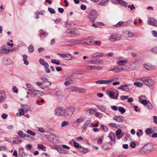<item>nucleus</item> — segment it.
I'll list each match as a JSON object with an SVG mask.
<instances>
[{
  "label": "nucleus",
  "mask_w": 157,
  "mask_h": 157,
  "mask_svg": "<svg viewBox=\"0 0 157 157\" xmlns=\"http://www.w3.org/2000/svg\"><path fill=\"white\" fill-rule=\"evenodd\" d=\"M75 108L72 106L67 107L66 109L64 108V116L70 118L71 117L75 112Z\"/></svg>",
  "instance_id": "obj_1"
},
{
  "label": "nucleus",
  "mask_w": 157,
  "mask_h": 157,
  "mask_svg": "<svg viewBox=\"0 0 157 157\" xmlns=\"http://www.w3.org/2000/svg\"><path fill=\"white\" fill-rule=\"evenodd\" d=\"M98 17L97 13V11L94 9L92 10L89 12L88 17L89 19L93 22Z\"/></svg>",
  "instance_id": "obj_2"
},
{
  "label": "nucleus",
  "mask_w": 157,
  "mask_h": 157,
  "mask_svg": "<svg viewBox=\"0 0 157 157\" xmlns=\"http://www.w3.org/2000/svg\"><path fill=\"white\" fill-rule=\"evenodd\" d=\"M140 80L143 82V83L145 85H147L148 87L152 86L154 83L153 81L151 79H147L145 77L140 78Z\"/></svg>",
  "instance_id": "obj_3"
},
{
  "label": "nucleus",
  "mask_w": 157,
  "mask_h": 157,
  "mask_svg": "<svg viewBox=\"0 0 157 157\" xmlns=\"http://www.w3.org/2000/svg\"><path fill=\"white\" fill-rule=\"evenodd\" d=\"M144 151L147 152H150L152 151L154 149V146L152 143H150L145 145L143 147Z\"/></svg>",
  "instance_id": "obj_4"
},
{
  "label": "nucleus",
  "mask_w": 157,
  "mask_h": 157,
  "mask_svg": "<svg viewBox=\"0 0 157 157\" xmlns=\"http://www.w3.org/2000/svg\"><path fill=\"white\" fill-rule=\"evenodd\" d=\"M64 108L63 107H58L55 109V114L56 115L58 116H64Z\"/></svg>",
  "instance_id": "obj_5"
},
{
  "label": "nucleus",
  "mask_w": 157,
  "mask_h": 157,
  "mask_svg": "<svg viewBox=\"0 0 157 157\" xmlns=\"http://www.w3.org/2000/svg\"><path fill=\"white\" fill-rule=\"evenodd\" d=\"M132 88L133 85L132 84H127L123 86H121L117 89L125 91H128L131 90Z\"/></svg>",
  "instance_id": "obj_6"
},
{
  "label": "nucleus",
  "mask_w": 157,
  "mask_h": 157,
  "mask_svg": "<svg viewBox=\"0 0 157 157\" xmlns=\"http://www.w3.org/2000/svg\"><path fill=\"white\" fill-rule=\"evenodd\" d=\"M78 44H90L92 40L91 39H82L80 40H78Z\"/></svg>",
  "instance_id": "obj_7"
},
{
  "label": "nucleus",
  "mask_w": 157,
  "mask_h": 157,
  "mask_svg": "<svg viewBox=\"0 0 157 157\" xmlns=\"http://www.w3.org/2000/svg\"><path fill=\"white\" fill-rule=\"evenodd\" d=\"M31 96L32 97L37 98L40 96V91L38 90H35L33 89L29 90Z\"/></svg>",
  "instance_id": "obj_8"
},
{
  "label": "nucleus",
  "mask_w": 157,
  "mask_h": 157,
  "mask_svg": "<svg viewBox=\"0 0 157 157\" xmlns=\"http://www.w3.org/2000/svg\"><path fill=\"white\" fill-rule=\"evenodd\" d=\"M121 36L118 34L112 35L109 38V40L111 42H114L121 39Z\"/></svg>",
  "instance_id": "obj_9"
},
{
  "label": "nucleus",
  "mask_w": 157,
  "mask_h": 157,
  "mask_svg": "<svg viewBox=\"0 0 157 157\" xmlns=\"http://www.w3.org/2000/svg\"><path fill=\"white\" fill-rule=\"evenodd\" d=\"M10 50L7 49L5 46H2L0 47V54H6L9 53Z\"/></svg>",
  "instance_id": "obj_10"
},
{
  "label": "nucleus",
  "mask_w": 157,
  "mask_h": 157,
  "mask_svg": "<svg viewBox=\"0 0 157 157\" xmlns=\"http://www.w3.org/2000/svg\"><path fill=\"white\" fill-rule=\"evenodd\" d=\"M58 55L60 56V57L61 58H66L65 59L67 60H71L72 58V56L70 54H60L58 53Z\"/></svg>",
  "instance_id": "obj_11"
},
{
  "label": "nucleus",
  "mask_w": 157,
  "mask_h": 157,
  "mask_svg": "<svg viewBox=\"0 0 157 157\" xmlns=\"http://www.w3.org/2000/svg\"><path fill=\"white\" fill-rule=\"evenodd\" d=\"M148 24L152 26L157 27V21L154 18H149L148 20Z\"/></svg>",
  "instance_id": "obj_12"
},
{
  "label": "nucleus",
  "mask_w": 157,
  "mask_h": 157,
  "mask_svg": "<svg viewBox=\"0 0 157 157\" xmlns=\"http://www.w3.org/2000/svg\"><path fill=\"white\" fill-rule=\"evenodd\" d=\"M144 67L148 71H152L155 69V66L149 63L144 64Z\"/></svg>",
  "instance_id": "obj_13"
},
{
  "label": "nucleus",
  "mask_w": 157,
  "mask_h": 157,
  "mask_svg": "<svg viewBox=\"0 0 157 157\" xmlns=\"http://www.w3.org/2000/svg\"><path fill=\"white\" fill-rule=\"evenodd\" d=\"M103 62L101 60H100L98 59L92 60H88L87 61V63L89 64H98V63H102Z\"/></svg>",
  "instance_id": "obj_14"
},
{
  "label": "nucleus",
  "mask_w": 157,
  "mask_h": 157,
  "mask_svg": "<svg viewBox=\"0 0 157 157\" xmlns=\"http://www.w3.org/2000/svg\"><path fill=\"white\" fill-rule=\"evenodd\" d=\"M145 98V97L144 96H141L139 98V102L142 103L143 105L146 106L148 102L149 101H147L146 100L143 99L142 101H141V99L143 98Z\"/></svg>",
  "instance_id": "obj_15"
},
{
  "label": "nucleus",
  "mask_w": 157,
  "mask_h": 157,
  "mask_svg": "<svg viewBox=\"0 0 157 157\" xmlns=\"http://www.w3.org/2000/svg\"><path fill=\"white\" fill-rule=\"evenodd\" d=\"M124 117L122 116H115L113 118V119L119 122L123 121L124 120Z\"/></svg>",
  "instance_id": "obj_16"
},
{
  "label": "nucleus",
  "mask_w": 157,
  "mask_h": 157,
  "mask_svg": "<svg viewBox=\"0 0 157 157\" xmlns=\"http://www.w3.org/2000/svg\"><path fill=\"white\" fill-rule=\"evenodd\" d=\"M78 150L83 153H87L90 151V149L88 148H85L82 146H80L78 148Z\"/></svg>",
  "instance_id": "obj_17"
},
{
  "label": "nucleus",
  "mask_w": 157,
  "mask_h": 157,
  "mask_svg": "<svg viewBox=\"0 0 157 157\" xmlns=\"http://www.w3.org/2000/svg\"><path fill=\"white\" fill-rule=\"evenodd\" d=\"M124 36L127 38H131L134 36V34L130 31H126L124 32Z\"/></svg>",
  "instance_id": "obj_18"
},
{
  "label": "nucleus",
  "mask_w": 157,
  "mask_h": 157,
  "mask_svg": "<svg viewBox=\"0 0 157 157\" xmlns=\"http://www.w3.org/2000/svg\"><path fill=\"white\" fill-rule=\"evenodd\" d=\"M3 63L6 65H10L12 64L11 59L8 57L4 58L3 59Z\"/></svg>",
  "instance_id": "obj_19"
},
{
  "label": "nucleus",
  "mask_w": 157,
  "mask_h": 157,
  "mask_svg": "<svg viewBox=\"0 0 157 157\" xmlns=\"http://www.w3.org/2000/svg\"><path fill=\"white\" fill-rule=\"evenodd\" d=\"M90 120H88L84 122V125L83 126L82 131L85 132L87 129V128L89 124L90 123Z\"/></svg>",
  "instance_id": "obj_20"
},
{
  "label": "nucleus",
  "mask_w": 157,
  "mask_h": 157,
  "mask_svg": "<svg viewBox=\"0 0 157 157\" xmlns=\"http://www.w3.org/2000/svg\"><path fill=\"white\" fill-rule=\"evenodd\" d=\"M84 117H81L78 118L76 120L74 121L73 122L76 125H78L79 124L84 120Z\"/></svg>",
  "instance_id": "obj_21"
},
{
  "label": "nucleus",
  "mask_w": 157,
  "mask_h": 157,
  "mask_svg": "<svg viewBox=\"0 0 157 157\" xmlns=\"http://www.w3.org/2000/svg\"><path fill=\"white\" fill-rule=\"evenodd\" d=\"M6 98V94L4 91H2L0 92V102H2Z\"/></svg>",
  "instance_id": "obj_22"
},
{
  "label": "nucleus",
  "mask_w": 157,
  "mask_h": 157,
  "mask_svg": "<svg viewBox=\"0 0 157 157\" xmlns=\"http://www.w3.org/2000/svg\"><path fill=\"white\" fill-rule=\"evenodd\" d=\"M109 1V0H102L100 2L98 5L101 6H106L108 5Z\"/></svg>",
  "instance_id": "obj_23"
},
{
  "label": "nucleus",
  "mask_w": 157,
  "mask_h": 157,
  "mask_svg": "<svg viewBox=\"0 0 157 157\" xmlns=\"http://www.w3.org/2000/svg\"><path fill=\"white\" fill-rule=\"evenodd\" d=\"M115 79V78H112L109 80H103V84H105L109 85L111 83L114 81Z\"/></svg>",
  "instance_id": "obj_24"
},
{
  "label": "nucleus",
  "mask_w": 157,
  "mask_h": 157,
  "mask_svg": "<svg viewBox=\"0 0 157 157\" xmlns=\"http://www.w3.org/2000/svg\"><path fill=\"white\" fill-rule=\"evenodd\" d=\"M103 56V54L99 52L94 53L92 55V56L94 58L100 57H101Z\"/></svg>",
  "instance_id": "obj_25"
},
{
  "label": "nucleus",
  "mask_w": 157,
  "mask_h": 157,
  "mask_svg": "<svg viewBox=\"0 0 157 157\" xmlns=\"http://www.w3.org/2000/svg\"><path fill=\"white\" fill-rule=\"evenodd\" d=\"M39 62L40 64L43 65L44 67L46 66L47 67H48V63L45 61L43 59H40L39 60Z\"/></svg>",
  "instance_id": "obj_26"
},
{
  "label": "nucleus",
  "mask_w": 157,
  "mask_h": 157,
  "mask_svg": "<svg viewBox=\"0 0 157 157\" xmlns=\"http://www.w3.org/2000/svg\"><path fill=\"white\" fill-rule=\"evenodd\" d=\"M106 93L110 97L114 99V95L115 94V93L114 91H108L106 92Z\"/></svg>",
  "instance_id": "obj_27"
},
{
  "label": "nucleus",
  "mask_w": 157,
  "mask_h": 157,
  "mask_svg": "<svg viewBox=\"0 0 157 157\" xmlns=\"http://www.w3.org/2000/svg\"><path fill=\"white\" fill-rule=\"evenodd\" d=\"M23 59L24 63L26 65L29 64V62L27 60V56L26 54H24L23 55Z\"/></svg>",
  "instance_id": "obj_28"
},
{
  "label": "nucleus",
  "mask_w": 157,
  "mask_h": 157,
  "mask_svg": "<svg viewBox=\"0 0 157 157\" xmlns=\"http://www.w3.org/2000/svg\"><path fill=\"white\" fill-rule=\"evenodd\" d=\"M116 71H114V72L118 73L124 70V69L120 67H115Z\"/></svg>",
  "instance_id": "obj_29"
},
{
  "label": "nucleus",
  "mask_w": 157,
  "mask_h": 157,
  "mask_svg": "<svg viewBox=\"0 0 157 157\" xmlns=\"http://www.w3.org/2000/svg\"><path fill=\"white\" fill-rule=\"evenodd\" d=\"M130 66H131L130 67V70L132 71L136 69V65L135 63L132 62L130 64Z\"/></svg>",
  "instance_id": "obj_30"
},
{
  "label": "nucleus",
  "mask_w": 157,
  "mask_h": 157,
  "mask_svg": "<svg viewBox=\"0 0 157 157\" xmlns=\"http://www.w3.org/2000/svg\"><path fill=\"white\" fill-rule=\"evenodd\" d=\"M127 63V60L126 59H124L118 62L117 63L120 66H123L124 64Z\"/></svg>",
  "instance_id": "obj_31"
},
{
  "label": "nucleus",
  "mask_w": 157,
  "mask_h": 157,
  "mask_svg": "<svg viewBox=\"0 0 157 157\" xmlns=\"http://www.w3.org/2000/svg\"><path fill=\"white\" fill-rule=\"evenodd\" d=\"M79 88L75 87L72 86L70 88L71 91L72 92H78Z\"/></svg>",
  "instance_id": "obj_32"
},
{
  "label": "nucleus",
  "mask_w": 157,
  "mask_h": 157,
  "mask_svg": "<svg viewBox=\"0 0 157 157\" xmlns=\"http://www.w3.org/2000/svg\"><path fill=\"white\" fill-rule=\"evenodd\" d=\"M95 112V110L93 109H91L87 110L86 111V113L87 114H93Z\"/></svg>",
  "instance_id": "obj_33"
},
{
  "label": "nucleus",
  "mask_w": 157,
  "mask_h": 157,
  "mask_svg": "<svg viewBox=\"0 0 157 157\" xmlns=\"http://www.w3.org/2000/svg\"><path fill=\"white\" fill-rule=\"evenodd\" d=\"M18 134L21 138H23L26 136V135L23 133V132L22 131H19L18 132Z\"/></svg>",
  "instance_id": "obj_34"
},
{
  "label": "nucleus",
  "mask_w": 157,
  "mask_h": 157,
  "mask_svg": "<svg viewBox=\"0 0 157 157\" xmlns=\"http://www.w3.org/2000/svg\"><path fill=\"white\" fill-rule=\"evenodd\" d=\"M92 42L90 43V44H91L92 45L95 44V45H98L99 46H100V45L101 43L99 41H95L94 40L92 39Z\"/></svg>",
  "instance_id": "obj_35"
},
{
  "label": "nucleus",
  "mask_w": 157,
  "mask_h": 157,
  "mask_svg": "<svg viewBox=\"0 0 157 157\" xmlns=\"http://www.w3.org/2000/svg\"><path fill=\"white\" fill-rule=\"evenodd\" d=\"M118 110L122 114H123L126 111L124 108L122 107H118Z\"/></svg>",
  "instance_id": "obj_36"
},
{
  "label": "nucleus",
  "mask_w": 157,
  "mask_h": 157,
  "mask_svg": "<svg viewBox=\"0 0 157 157\" xmlns=\"http://www.w3.org/2000/svg\"><path fill=\"white\" fill-rule=\"evenodd\" d=\"M97 107L101 111L103 112H105V111L106 109L104 106L102 105H97Z\"/></svg>",
  "instance_id": "obj_37"
},
{
  "label": "nucleus",
  "mask_w": 157,
  "mask_h": 157,
  "mask_svg": "<svg viewBox=\"0 0 157 157\" xmlns=\"http://www.w3.org/2000/svg\"><path fill=\"white\" fill-rule=\"evenodd\" d=\"M51 62L54 64L59 65L60 64V61L59 60L52 59L51 60Z\"/></svg>",
  "instance_id": "obj_38"
},
{
  "label": "nucleus",
  "mask_w": 157,
  "mask_h": 157,
  "mask_svg": "<svg viewBox=\"0 0 157 157\" xmlns=\"http://www.w3.org/2000/svg\"><path fill=\"white\" fill-rule=\"evenodd\" d=\"M40 78L44 82H48L49 83V86H50L51 85V82L47 79L44 78Z\"/></svg>",
  "instance_id": "obj_39"
},
{
  "label": "nucleus",
  "mask_w": 157,
  "mask_h": 157,
  "mask_svg": "<svg viewBox=\"0 0 157 157\" xmlns=\"http://www.w3.org/2000/svg\"><path fill=\"white\" fill-rule=\"evenodd\" d=\"M78 40L71 39L68 40L67 41L68 43H73L75 44H78Z\"/></svg>",
  "instance_id": "obj_40"
},
{
  "label": "nucleus",
  "mask_w": 157,
  "mask_h": 157,
  "mask_svg": "<svg viewBox=\"0 0 157 157\" xmlns=\"http://www.w3.org/2000/svg\"><path fill=\"white\" fill-rule=\"evenodd\" d=\"M85 67L86 69L88 70H95V66L86 65Z\"/></svg>",
  "instance_id": "obj_41"
},
{
  "label": "nucleus",
  "mask_w": 157,
  "mask_h": 157,
  "mask_svg": "<svg viewBox=\"0 0 157 157\" xmlns=\"http://www.w3.org/2000/svg\"><path fill=\"white\" fill-rule=\"evenodd\" d=\"M148 109H152L153 108V106L149 102L147 103L146 105L145 106Z\"/></svg>",
  "instance_id": "obj_42"
},
{
  "label": "nucleus",
  "mask_w": 157,
  "mask_h": 157,
  "mask_svg": "<svg viewBox=\"0 0 157 157\" xmlns=\"http://www.w3.org/2000/svg\"><path fill=\"white\" fill-rule=\"evenodd\" d=\"M29 51L30 53L33 52L34 51V48L33 45H30L28 47Z\"/></svg>",
  "instance_id": "obj_43"
},
{
  "label": "nucleus",
  "mask_w": 157,
  "mask_h": 157,
  "mask_svg": "<svg viewBox=\"0 0 157 157\" xmlns=\"http://www.w3.org/2000/svg\"><path fill=\"white\" fill-rule=\"evenodd\" d=\"M66 79L68 81H72L73 80V75H69L66 77Z\"/></svg>",
  "instance_id": "obj_44"
},
{
  "label": "nucleus",
  "mask_w": 157,
  "mask_h": 157,
  "mask_svg": "<svg viewBox=\"0 0 157 157\" xmlns=\"http://www.w3.org/2000/svg\"><path fill=\"white\" fill-rule=\"evenodd\" d=\"M48 35V33L47 32H44L40 34V37L44 38H45Z\"/></svg>",
  "instance_id": "obj_45"
},
{
  "label": "nucleus",
  "mask_w": 157,
  "mask_h": 157,
  "mask_svg": "<svg viewBox=\"0 0 157 157\" xmlns=\"http://www.w3.org/2000/svg\"><path fill=\"white\" fill-rule=\"evenodd\" d=\"M69 122L67 121H64L61 124V126L62 127H64L66 125H68Z\"/></svg>",
  "instance_id": "obj_46"
},
{
  "label": "nucleus",
  "mask_w": 157,
  "mask_h": 157,
  "mask_svg": "<svg viewBox=\"0 0 157 157\" xmlns=\"http://www.w3.org/2000/svg\"><path fill=\"white\" fill-rule=\"evenodd\" d=\"M19 113H17L16 115L17 116L18 115L19 116H21V115H23L24 114V111L23 109H20L19 110Z\"/></svg>",
  "instance_id": "obj_47"
},
{
  "label": "nucleus",
  "mask_w": 157,
  "mask_h": 157,
  "mask_svg": "<svg viewBox=\"0 0 157 157\" xmlns=\"http://www.w3.org/2000/svg\"><path fill=\"white\" fill-rule=\"evenodd\" d=\"M43 89L48 93H50L51 90L50 88L47 86L44 87V88H43Z\"/></svg>",
  "instance_id": "obj_48"
},
{
  "label": "nucleus",
  "mask_w": 157,
  "mask_h": 157,
  "mask_svg": "<svg viewBox=\"0 0 157 157\" xmlns=\"http://www.w3.org/2000/svg\"><path fill=\"white\" fill-rule=\"evenodd\" d=\"M76 33V30L74 29H71L70 34L71 35H75Z\"/></svg>",
  "instance_id": "obj_49"
},
{
  "label": "nucleus",
  "mask_w": 157,
  "mask_h": 157,
  "mask_svg": "<svg viewBox=\"0 0 157 157\" xmlns=\"http://www.w3.org/2000/svg\"><path fill=\"white\" fill-rule=\"evenodd\" d=\"M134 85L136 86H137L138 87H141L142 86L143 84L142 83H141L140 82H134Z\"/></svg>",
  "instance_id": "obj_50"
},
{
  "label": "nucleus",
  "mask_w": 157,
  "mask_h": 157,
  "mask_svg": "<svg viewBox=\"0 0 157 157\" xmlns=\"http://www.w3.org/2000/svg\"><path fill=\"white\" fill-rule=\"evenodd\" d=\"M57 150L59 153H63V150L62 148L61 147H56Z\"/></svg>",
  "instance_id": "obj_51"
},
{
  "label": "nucleus",
  "mask_w": 157,
  "mask_h": 157,
  "mask_svg": "<svg viewBox=\"0 0 157 157\" xmlns=\"http://www.w3.org/2000/svg\"><path fill=\"white\" fill-rule=\"evenodd\" d=\"M72 141H73V143L74 144V146L76 148H78L79 147V144L77 142H75L74 140H72Z\"/></svg>",
  "instance_id": "obj_52"
},
{
  "label": "nucleus",
  "mask_w": 157,
  "mask_h": 157,
  "mask_svg": "<svg viewBox=\"0 0 157 157\" xmlns=\"http://www.w3.org/2000/svg\"><path fill=\"white\" fill-rule=\"evenodd\" d=\"M108 137L110 139L111 141L110 142V144L112 145L115 143V142L116 141V140H115V139L114 140H113L112 138V136L110 135H109Z\"/></svg>",
  "instance_id": "obj_53"
},
{
  "label": "nucleus",
  "mask_w": 157,
  "mask_h": 157,
  "mask_svg": "<svg viewBox=\"0 0 157 157\" xmlns=\"http://www.w3.org/2000/svg\"><path fill=\"white\" fill-rule=\"evenodd\" d=\"M123 24L124 22L122 21H120L114 25L116 27H117L123 25Z\"/></svg>",
  "instance_id": "obj_54"
},
{
  "label": "nucleus",
  "mask_w": 157,
  "mask_h": 157,
  "mask_svg": "<svg viewBox=\"0 0 157 157\" xmlns=\"http://www.w3.org/2000/svg\"><path fill=\"white\" fill-rule=\"evenodd\" d=\"M48 10L49 12L52 14H54L56 13V12L54 9L52 8H48Z\"/></svg>",
  "instance_id": "obj_55"
},
{
  "label": "nucleus",
  "mask_w": 157,
  "mask_h": 157,
  "mask_svg": "<svg viewBox=\"0 0 157 157\" xmlns=\"http://www.w3.org/2000/svg\"><path fill=\"white\" fill-rule=\"evenodd\" d=\"M151 51L157 55V47H154L151 49Z\"/></svg>",
  "instance_id": "obj_56"
},
{
  "label": "nucleus",
  "mask_w": 157,
  "mask_h": 157,
  "mask_svg": "<svg viewBox=\"0 0 157 157\" xmlns=\"http://www.w3.org/2000/svg\"><path fill=\"white\" fill-rule=\"evenodd\" d=\"M27 133L33 136H34L35 135V132L32 131H31L30 130H28L27 131Z\"/></svg>",
  "instance_id": "obj_57"
},
{
  "label": "nucleus",
  "mask_w": 157,
  "mask_h": 157,
  "mask_svg": "<svg viewBox=\"0 0 157 157\" xmlns=\"http://www.w3.org/2000/svg\"><path fill=\"white\" fill-rule=\"evenodd\" d=\"M78 92L82 93H86V90L84 88H79Z\"/></svg>",
  "instance_id": "obj_58"
},
{
  "label": "nucleus",
  "mask_w": 157,
  "mask_h": 157,
  "mask_svg": "<svg viewBox=\"0 0 157 157\" xmlns=\"http://www.w3.org/2000/svg\"><path fill=\"white\" fill-rule=\"evenodd\" d=\"M49 66V65L48 64V67H47L46 66L44 67V71L46 72L47 73H49L50 72V69L49 68H48Z\"/></svg>",
  "instance_id": "obj_59"
},
{
  "label": "nucleus",
  "mask_w": 157,
  "mask_h": 157,
  "mask_svg": "<svg viewBox=\"0 0 157 157\" xmlns=\"http://www.w3.org/2000/svg\"><path fill=\"white\" fill-rule=\"evenodd\" d=\"M136 145V143L133 141H132L130 144V146L132 148H134Z\"/></svg>",
  "instance_id": "obj_60"
},
{
  "label": "nucleus",
  "mask_w": 157,
  "mask_h": 157,
  "mask_svg": "<svg viewBox=\"0 0 157 157\" xmlns=\"http://www.w3.org/2000/svg\"><path fill=\"white\" fill-rule=\"evenodd\" d=\"M145 133L146 134L148 135L150 137L151 136L150 135L151 133L149 129L148 128L146 129V130H145Z\"/></svg>",
  "instance_id": "obj_61"
},
{
  "label": "nucleus",
  "mask_w": 157,
  "mask_h": 157,
  "mask_svg": "<svg viewBox=\"0 0 157 157\" xmlns=\"http://www.w3.org/2000/svg\"><path fill=\"white\" fill-rule=\"evenodd\" d=\"M149 129L151 132V134L152 133V132H154V130H155L156 131H157V128L156 127H153L154 129H152V128H148Z\"/></svg>",
  "instance_id": "obj_62"
},
{
  "label": "nucleus",
  "mask_w": 157,
  "mask_h": 157,
  "mask_svg": "<svg viewBox=\"0 0 157 157\" xmlns=\"http://www.w3.org/2000/svg\"><path fill=\"white\" fill-rule=\"evenodd\" d=\"M109 126L116 128H117V126L116 125V124L114 123H111L108 125Z\"/></svg>",
  "instance_id": "obj_63"
},
{
  "label": "nucleus",
  "mask_w": 157,
  "mask_h": 157,
  "mask_svg": "<svg viewBox=\"0 0 157 157\" xmlns=\"http://www.w3.org/2000/svg\"><path fill=\"white\" fill-rule=\"evenodd\" d=\"M127 96L122 95L120 97V99L122 100H124L128 98Z\"/></svg>",
  "instance_id": "obj_64"
}]
</instances>
